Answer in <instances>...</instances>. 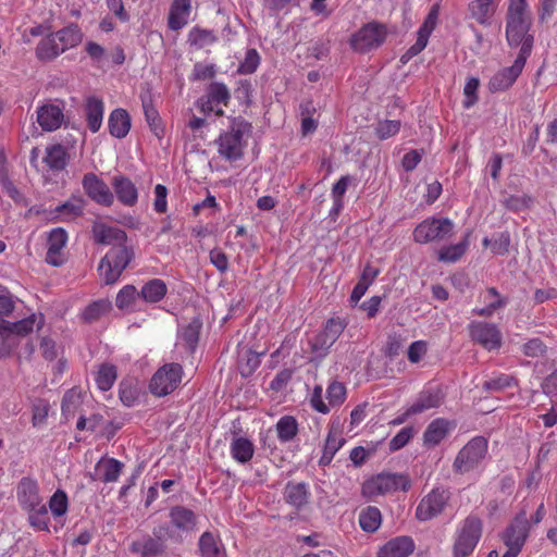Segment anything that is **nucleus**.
<instances>
[{
    "instance_id": "f257e3e1",
    "label": "nucleus",
    "mask_w": 557,
    "mask_h": 557,
    "mask_svg": "<svg viewBox=\"0 0 557 557\" xmlns=\"http://www.w3.org/2000/svg\"><path fill=\"white\" fill-rule=\"evenodd\" d=\"M532 18L528 11L527 0H509L506 14V39L510 47L520 46L519 53L525 50L530 57L534 38L530 34Z\"/></svg>"
},
{
    "instance_id": "f03ea898",
    "label": "nucleus",
    "mask_w": 557,
    "mask_h": 557,
    "mask_svg": "<svg viewBox=\"0 0 557 557\" xmlns=\"http://www.w3.org/2000/svg\"><path fill=\"white\" fill-rule=\"evenodd\" d=\"M16 498L23 510L27 512V521L37 531L50 532L48 508L40 495L36 480L23 478L16 487Z\"/></svg>"
},
{
    "instance_id": "7ed1b4c3",
    "label": "nucleus",
    "mask_w": 557,
    "mask_h": 557,
    "mask_svg": "<svg viewBox=\"0 0 557 557\" xmlns=\"http://www.w3.org/2000/svg\"><path fill=\"white\" fill-rule=\"evenodd\" d=\"M488 443L483 436L470 440L457 454L453 469L458 474H481L487 456Z\"/></svg>"
},
{
    "instance_id": "20e7f679",
    "label": "nucleus",
    "mask_w": 557,
    "mask_h": 557,
    "mask_svg": "<svg viewBox=\"0 0 557 557\" xmlns=\"http://www.w3.org/2000/svg\"><path fill=\"white\" fill-rule=\"evenodd\" d=\"M410 485L411 481L405 473L382 472L366 480L361 493L364 497L374 499L400 491L406 492Z\"/></svg>"
},
{
    "instance_id": "39448f33",
    "label": "nucleus",
    "mask_w": 557,
    "mask_h": 557,
    "mask_svg": "<svg viewBox=\"0 0 557 557\" xmlns=\"http://www.w3.org/2000/svg\"><path fill=\"white\" fill-rule=\"evenodd\" d=\"M250 125L244 121H233L230 128L215 140L219 154L227 161H236L244 154L247 145L246 136Z\"/></svg>"
},
{
    "instance_id": "423d86ee",
    "label": "nucleus",
    "mask_w": 557,
    "mask_h": 557,
    "mask_svg": "<svg viewBox=\"0 0 557 557\" xmlns=\"http://www.w3.org/2000/svg\"><path fill=\"white\" fill-rule=\"evenodd\" d=\"M348 391L345 383L333 379L325 388V400L323 398V387L317 384L308 396L311 408L322 414H327L332 409H337L345 404Z\"/></svg>"
},
{
    "instance_id": "0eeeda50",
    "label": "nucleus",
    "mask_w": 557,
    "mask_h": 557,
    "mask_svg": "<svg viewBox=\"0 0 557 557\" xmlns=\"http://www.w3.org/2000/svg\"><path fill=\"white\" fill-rule=\"evenodd\" d=\"M482 536V522L478 517L469 516L456 529L453 545L454 557H468L475 549Z\"/></svg>"
},
{
    "instance_id": "6e6552de",
    "label": "nucleus",
    "mask_w": 557,
    "mask_h": 557,
    "mask_svg": "<svg viewBox=\"0 0 557 557\" xmlns=\"http://www.w3.org/2000/svg\"><path fill=\"white\" fill-rule=\"evenodd\" d=\"M45 320L42 314H32L30 317L17 322L0 321V337L10 342L9 348L0 346V357L9 356L17 346V336H25L34 329H40Z\"/></svg>"
},
{
    "instance_id": "1a4fd4ad",
    "label": "nucleus",
    "mask_w": 557,
    "mask_h": 557,
    "mask_svg": "<svg viewBox=\"0 0 557 557\" xmlns=\"http://www.w3.org/2000/svg\"><path fill=\"white\" fill-rule=\"evenodd\" d=\"M454 226L448 218H428L413 230V240L419 244L444 240L453 235Z\"/></svg>"
},
{
    "instance_id": "9d476101",
    "label": "nucleus",
    "mask_w": 557,
    "mask_h": 557,
    "mask_svg": "<svg viewBox=\"0 0 557 557\" xmlns=\"http://www.w3.org/2000/svg\"><path fill=\"white\" fill-rule=\"evenodd\" d=\"M133 252L126 245L112 247L102 258L99 272L107 284L115 283L128 265Z\"/></svg>"
},
{
    "instance_id": "9b49d317",
    "label": "nucleus",
    "mask_w": 557,
    "mask_h": 557,
    "mask_svg": "<svg viewBox=\"0 0 557 557\" xmlns=\"http://www.w3.org/2000/svg\"><path fill=\"white\" fill-rule=\"evenodd\" d=\"M183 379V368L178 363H165L152 375L149 389L158 397L166 396L174 392Z\"/></svg>"
},
{
    "instance_id": "f8f14e48",
    "label": "nucleus",
    "mask_w": 557,
    "mask_h": 557,
    "mask_svg": "<svg viewBox=\"0 0 557 557\" xmlns=\"http://www.w3.org/2000/svg\"><path fill=\"white\" fill-rule=\"evenodd\" d=\"M231 94L225 84L211 83L205 96L200 97L196 107L205 114L214 113L218 116L224 114L223 108L230 102Z\"/></svg>"
},
{
    "instance_id": "ddd939ff",
    "label": "nucleus",
    "mask_w": 557,
    "mask_h": 557,
    "mask_svg": "<svg viewBox=\"0 0 557 557\" xmlns=\"http://www.w3.org/2000/svg\"><path fill=\"white\" fill-rule=\"evenodd\" d=\"M153 535L154 537L145 536L134 541L131 545V552L141 557H157L165 550L164 540L175 537L171 529L163 525L154 529Z\"/></svg>"
},
{
    "instance_id": "4468645a",
    "label": "nucleus",
    "mask_w": 557,
    "mask_h": 557,
    "mask_svg": "<svg viewBox=\"0 0 557 557\" xmlns=\"http://www.w3.org/2000/svg\"><path fill=\"white\" fill-rule=\"evenodd\" d=\"M471 339L480 344L486 350L499 349L503 343L502 332L494 323L473 321L469 324Z\"/></svg>"
},
{
    "instance_id": "2eb2a0df",
    "label": "nucleus",
    "mask_w": 557,
    "mask_h": 557,
    "mask_svg": "<svg viewBox=\"0 0 557 557\" xmlns=\"http://www.w3.org/2000/svg\"><path fill=\"white\" fill-rule=\"evenodd\" d=\"M386 37V29L377 23H369L361 27L351 38V47L358 52L377 48Z\"/></svg>"
},
{
    "instance_id": "dca6fc26",
    "label": "nucleus",
    "mask_w": 557,
    "mask_h": 557,
    "mask_svg": "<svg viewBox=\"0 0 557 557\" xmlns=\"http://www.w3.org/2000/svg\"><path fill=\"white\" fill-rule=\"evenodd\" d=\"M65 102L54 99L48 100L38 106L37 123L46 132H53L60 128L64 122Z\"/></svg>"
},
{
    "instance_id": "f3484780",
    "label": "nucleus",
    "mask_w": 557,
    "mask_h": 557,
    "mask_svg": "<svg viewBox=\"0 0 557 557\" xmlns=\"http://www.w3.org/2000/svg\"><path fill=\"white\" fill-rule=\"evenodd\" d=\"M525 50L522 53H518L512 65L504 67L495 73L488 82V89L491 92L504 91L510 88L517 78L522 73L527 60Z\"/></svg>"
},
{
    "instance_id": "a211bd4d",
    "label": "nucleus",
    "mask_w": 557,
    "mask_h": 557,
    "mask_svg": "<svg viewBox=\"0 0 557 557\" xmlns=\"http://www.w3.org/2000/svg\"><path fill=\"white\" fill-rule=\"evenodd\" d=\"M449 499V492L445 488H433L419 503L416 517L420 521H428L440 515Z\"/></svg>"
},
{
    "instance_id": "6ab92c4d",
    "label": "nucleus",
    "mask_w": 557,
    "mask_h": 557,
    "mask_svg": "<svg viewBox=\"0 0 557 557\" xmlns=\"http://www.w3.org/2000/svg\"><path fill=\"white\" fill-rule=\"evenodd\" d=\"M344 329L345 325L339 319H330L324 329L310 341L312 351L319 357L324 356Z\"/></svg>"
},
{
    "instance_id": "aec40b11",
    "label": "nucleus",
    "mask_w": 557,
    "mask_h": 557,
    "mask_svg": "<svg viewBox=\"0 0 557 557\" xmlns=\"http://www.w3.org/2000/svg\"><path fill=\"white\" fill-rule=\"evenodd\" d=\"M82 184L86 195L95 202L106 207L113 203L114 197L109 186L96 174H85Z\"/></svg>"
},
{
    "instance_id": "412c9836",
    "label": "nucleus",
    "mask_w": 557,
    "mask_h": 557,
    "mask_svg": "<svg viewBox=\"0 0 557 557\" xmlns=\"http://www.w3.org/2000/svg\"><path fill=\"white\" fill-rule=\"evenodd\" d=\"M67 233L62 227H55L50 231L47 243L46 261L53 265L60 267L65 262L64 249L67 244Z\"/></svg>"
},
{
    "instance_id": "4be33fe9",
    "label": "nucleus",
    "mask_w": 557,
    "mask_h": 557,
    "mask_svg": "<svg viewBox=\"0 0 557 557\" xmlns=\"http://www.w3.org/2000/svg\"><path fill=\"white\" fill-rule=\"evenodd\" d=\"M170 523L168 525L174 533V540H181L183 533L193 532L196 529L197 517L195 512L183 506L173 507L169 513Z\"/></svg>"
},
{
    "instance_id": "5701e85b",
    "label": "nucleus",
    "mask_w": 557,
    "mask_h": 557,
    "mask_svg": "<svg viewBox=\"0 0 557 557\" xmlns=\"http://www.w3.org/2000/svg\"><path fill=\"white\" fill-rule=\"evenodd\" d=\"M438 17V7L434 5L425 17L422 26L418 30V37L414 45H412L407 52L403 55V60H408L420 53L428 45L429 37L434 30Z\"/></svg>"
},
{
    "instance_id": "b1692460",
    "label": "nucleus",
    "mask_w": 557,
    "mask_h": 557,
    "mask_svg": "<svg viewBox=\"0 0 557 557\" xmlns=\"http://www.w3.org/2000/svg\"><path fill=\"white\" fill-rule=\"evenodd\" d=\"M529 534V522L524 515L516 517L503 534V541L507 547L521 549Z\"/></svg>"
},
{
    "instance_id": "393cba45",
    "label": "nucleus",
    "mask_w": 557,
    "mask_h": 557,
    "mask_svg": "<svg viewBox=\"0 0 557 557\" xmlns=\"http://www.w3.org/2000/svg\"><path fill=\"white\" fill-rule=\"evenodd\" d=\"M191 0H173L168 16V27L171 30H180L184 28L191 14Z\"/></svg>"
},
{
    "instance_id": "a878e982",
    "label": "nucleus",
    "mask_w": 557,
    "mask_h": 557,
    "mask_svg": "<svg viewBox=\"0 0 557 557\" xmlns=\"http://www.w3.org/2000/svg\"><path fill=\"white\" fill-rule=\"evenodd\" d=\"M92 234L97 243L111 245L112 247L125 245L127 239L126 233L123 230L103 223H95Z\"/></svg>"
},
{
    "instance_id": "bb28decb",
    "label": "nucleus",
    "mask_w": 557,
    "mask_h": 557,
    "mask_svg": "<svg viewBox=\"0 0 557 557\" xmlns=\"http://www.w3.org/2000/svg\"><path fill=\"white\" fill-rule=\"evenodd\" d=\"M442 400L443 396L437 388H424L409 406V413L419 414L426 410L437 408L442 404Z\"/></svg>"
},
{
    "instance_id": "cd10ccee",
    "label": "nucleus",
    "mask_w": 557,
    "mask_h": 557,
    "mask_svg": "<svg viewBox=\"0 0 557 557\" xmlns=\"http://www.w3.org/2000/svg\"><path fill=\"white\" fill-rule=\"evenodd\" d=\"M454 428L455 423L444 418H437L433 420L424 431V445L429 447L438 445Z\"/></svg>"
},
{
    "instance_id": "c85d7f7f",
    "label": "nucleus",
    "mask_w": 557,
    "mask_h": 557,
    "mask_svg": "<svg viewBox=\"0 0 557 557\" xmlns=\"http://www.w3.org/2000/svg\"><path fill=\"white\" fill-rule=\"evenodd\" d=\"M113 189L120 202L132 207L137 202L138 191L134 183L125 176H115L112 181Z\"/></svg>"
},
{
    "instance_id": "c756f323",
    "label": "nucleus",
    "mask_w": 557,
    "mask_h": 557,
    "mask_svg": "<svg viewBox=\"0 0 557 557\" xmlns=\"http://www.w3.org/2000/svg\"><path fill=\"white\" fill-rule=\"evenodd\" d=\"M230 453L236 462L244 465L252 459L255 445L248 437L236 436L230 444Z\"/></svg>"
},
{
    "instance_id": "7c9ffc66",
    "label": "nucleus",
    "mask_w": 557,
    "mask_h": 557,
    "mask_svg": "<svg viewBox=\"0 0 557 557\" xmlns=\"http://www.w3.org/2000/svg\"><path fill=\"white\" fill-rule=\"evenodd\" d=\"M124 465L115 458H101L96 465V473L104 483H112L119 480Z\"/></svg>"
},
{
    "instance_id": "2f4dec72",
    "label": "nucleus",
    "mask_w": 557,
    "mask_h": 557,
    "mask_svg": "<svg viewBox=\"0 0 557 557\" xmlns=\"http://www.w3.org/2000/svg\"><path fill=\"white\" fill-rule=\"evenodd\" d=\"M48 512L60 527L65 524V516L69 511V497L63 490H57L48 500Z\"/></svg>"
},
{
    "instance_id": "473e14b6",
    "label": "nucleus",
    "mask_w": 557,
    "mask_h": 557,
    "mask_svg": "<svg viewBox=\"0 0 557 557\" xmlns=\"http://www.w3.org/2000/svg\"><path fill=\"white\" fill-rule=\"evenodd\" d=\"M85 111L88 128L92 133H97L102 125L104 112L103 101L94 96L87 98Z\"/></svg>"
},
{
    "instance_id": "72a5a7b5",
    "label": "nucleus",
    "mask_w": 557,
    "mask_h": 557,
    "mask_svg": "<svg viewBox=\"0 0 557 557\" xmlns=\"http://www.w3.org/2000/svg\"><path fill=\"white\" fill-rule=\"evenodd\" d=\"M414 550V543L408 536H398L388 541L382 548L387 557H408Z\"/></svg>"
},
{
    "instance_id": "f704fd0d",
    "label": "nucleus",
    "mask_w": 557,
    "mask_h": 557,
    "mask_svg": "<svg viewBox=\"0 0 557 557\" xmlns=\"http://www.w3.org/2000/svg\"><path fill=\"white\" fill-rule=\"evenodd\" d=\"M52 35L57 39L59 47L62 49V53L78 46L83 40V33L75 24H71L55 33H52Z\"/></svg>"
},
{
    "instance_id": "c9c22d12",
    "label": "nucleus",
    "mask_w": 557,
    "mask_h": 557,
    "mask_svg": "<svg viewBox=\"0 0 557 557\" xmlns=\"http://www.w3.org/2000/svg\"><path fill=\"white\" fill-rule=\"evenodd\" d=\"M108 126L110 134L115 138H124L131 128V119L123 109H115L111 112Z\"/></svg>"
},
{
    "instance_id": "e433bc0d",
    "label": "nucleus",
    "mask_w": 557,
    "mask_h": 557,
    "mask_svg": "<svg viewBox=\"0 0 557 557\" xmlns=\"http://www.w3.org/2000/svg\"><path fill=\"white\" fill-rule=\"evenodd\" d=\"M85 201L81 197H72L64 203L59 205L54 212L58 221L70 222L81 216L84 212Z\"/></svg>"
},
{
    "instance_id": "4c0bfd02",
    "label": "nucleus",
    "mask_w": 557,
    "mask_h": 557,
    "mask_svg": "<svg viewBox=\"0 0 557 557\" xmlns=\"http://www.w3.org/2000/svg\"><path fill=\"white\" fill-rule=\"evenodd\" d=\"M344 444L345 440L342 436L341 430L332 425L329 430L320 463H330L335 454L343 447Z\"/></svg>"
},
{
    "instance_id": "58836bf2",
    "label": "nucleus",
    "mask_w": 557,
    "mask_h": 557,
    "mask_svg": "<svg viewBox=\"0 0 557 557\" xmlns=\"http://www.w3.org/2000/svg\"><path fill=\"white\" fill-rule=\"evenodd\" d=\"M201 557H226L225 548L220 539L210 532H205L199 539Z\"/></svg>"
},
{
    "instance_id": "ea45409f",
    "label": "nucleus",
    "mask_w": 557,
    "mask_h": 557,
    "mask_svg": "<svg viewBox=\"0 0 557 557\" xmlns=\"http://www.w3.org/2000/svg\"><path fill=\"white\" fill-rule=\"evenodd\" d=\"M470 15L479 24L488 26L495 13L496 4L483 0H473L468 5Z\"/></svg>"
},
{
    "instance_id": "a19ab883",
    "label": "nucleus",
    "mask_w": 557,
    "mask_h": 557,
    "mask_svg": "<svg viewBox=\"0 0 557 557\" xmlns=\"http://www.w3.org/2000/svg\"><path fill=\"white\" fill-rule=\"evenodd\" d=\"M35 53L40 61H51L62 54V49L51 33L38 42Z\"/></svg>"
},
{
    "instance_id": "79ce46f5",
    "label": "nucleus",
    "mask_w": 557,
    "mask_h": 557,
    "mask_svg": "<svg viewBox=\"0 0 557 557\" xmlns=\"http://www.w3.org/2000/svg\"><path fill=\"white\" fill-rule=\"evenodd\" d=\"M469 247V234L465 236V238L454 245L444 246L438 250L437 259L438 261L446 263H454L458 261L467 251Z\"/></svg>"
},
{
    "instance_id": "37998d69",
    "label": "nucleus",
    "mask_w": 557,
    "mask_h": 557,
    "mask_svg": "<svg viewBox=\"0 0 557 557\" xmlns=\"http://www.w3.org/2000/svg\"><path fill=\"white\" fill-rule=\"evenodd\" d=\"M166 292V284L160 278H153L141 287L139 295L147 302H158L164 298Z\"/></svg>"
},
{
    "instance_id": "c03bdc74",
    "label": "nucleus",
    "mask_w": 557,
    "mask_h": 557,
    "mask_svg": "<svg viewBox=\"0 0 557 557\" xmlns=\"http://www.w3.org/2000/svg\"><path fill=\"white\" fill-rule=\"evenodd\" d=\"M284 496L288 504L299 508L308 502V486L305 483H288L285 487Z\"/></svg>"
},
{
    "instance_id": "a18cd8bd",
    "label": "nucleus",
    "mask_w": 557,
    "mask_h": 557,
    "mask_svg": "<svg viewBox=\"0 0 557 557\" xmlns=\"http://www.w3.org/2000/svg\"><path fill=\"white\" fill-rule=\"evenodd\" d=\"M44 161L52 171H61L67 164L66 149L61 145H53L48 147Z\"/></svg>"
},
{
    "instance_id": "49530a36",
    "label": "nucleus",
    "mask_w": 557,
    "mask_h": 557,
    "mask_svg": "<svg viewBox=\"0 0 557 557\" xmlns=\"http://www.w3.org/2000/svg\"><path fill=\"white\" fill-rule=\"evenodd\" d=\"M277 438L282 443L290 442L298 433V422L293 416H283L275 424Z\"/></svg>"
},
{
    "instance_id": "de8ad7c7",
    "label": "nucleus",
    "mask_w": 557,
    "mask_h": 557,
    "mask_svg": "<svg viewBox=\"0 0 557 557\" xmlns=\"http://www.w3.org/2000/svg\"><path fill=\"white\" fill-rule=\"evenodd\" d=\"M116 377L117 371L115 366L103 363L99 367L95 380L98 388L102 392H107L113 386Z\"/></svg>"
},
{
    "instance_id": "09e8293b",
    "label": "nucleus",
    "mask_w": 557,
    "mask_h": 557,
    "mask_svg": "<svg viewBox=\"0 0 557 557\" xmlns=\"http://www.w3.org/2000/svg\"><path fill=\"white\" fill-rule=\"evenodd\" d=\"M82 406V392L78 388L67 391L62 400V414L65 419L73 418Z\"/></svg>"
},
{
    "instance_id": "8fccbe9b",
    "label": "nucleus",
    "mask_w": 557,
    "mask_h": 557,
    "mask_svg": "<svg viewBox=\"0 0 557 557\" xmlns=\"http://www.w3.org/2000/svg\"><path fill=\"white\" fill-rule=\"evenodd\" d=\"M382 522L381 511L376 507L369 506L359 515L360 528L366 532L376 531Z\"/></svg>"
},
{
    "instance_id": "3c124183",
    "label": "nucleus",
    "mask_w": 557,
    "mask_h": 557,
    "mask_svg": "<svg viewBox=\"0 0 557 557\" xmlns=\"http://www.w3.org/2000/svg\"><path fill=\"white\" fill-rule=\"evenodd\" d=\"M188 41L196 48H205L216 41L214 33L199 26L193 27L188 33Z\"/></svg>"
},
{
    "instance_id": "603ef678",
    "label": "nucleus",
    "mask_w": 557,
    "mask_h": 557,
    "mask_svg": "<svg viewBox=\"0 0 557 557\" xmlns=\"http://www.w3.org/2000/svg\"><path fill=\"white\" fill-rule=\"evenodd\" d=\"M199 329L200 325L196 322L182 327L178 332V344L184 345L187 350L194 351L199 339Z\"/></svg>"
},
{
    "instance_id": "864d4df0",
    "label": "nucleus",
    "mask_w": 557,
    "mask_h": 557,
    "mask_svg": "<svg viewBox=\"0 0 557 557\" xmlns=\"http://www.w3.org/2000/svg\"><path fill=\"white\" fill-rule=\"evenodd\" d=\"M110 309L111 302L107 299H100L87 306L84 309L82 317L86 322H94L108 313Z\"/></svg>"
},
{
    "instance_id": "5fc2aeb1",
    "label": "nucleus",
    "mask_w": 557,
    "mask_h": 557,
    "mask_svg": "<svg viewBox=\"0 0 557 557\" xmlns=\"http://www.w3.org/2000/svg\"><path fill=\"white\" fill-rule=\"evenodd\" d=\"M138 297H140V295L136 287L126 285L117 293L115 302L119 309L131 310Z\"/></svg>"
},
{
    "instance_id": "6e6d98bb",
    "label": "nucleus",
    "mask_w": 557,
    "mask_h": 557,
    "mask_svg": "<svg viewBox=\"0 0 557 557\" xmlns=\"http://www.w3.org/2000/svg\"><path fill=\"white\" fill-rule=\"evenodd\" d=\"M517 385V381L509 374L499 373L483 384L484 389L492 392H499Z\"/></svg>"
},
{
    "instance_id": "4d7b16f0",
    "label": "nucleus",
    "mask_w": 557,
    "mask_h": 557,
    "mask_svg": "<svg viewBox=\"0 0 557 557\" xmlns=\"http://www.w3.org/2000/svg\"><path fill=\"white\" fill-rule=\"evenodd\" d=\"M480 87V81L476 77H469L463 87V107L470 109L478 102V89Z\"/></svg>"
},
{
    "instance_id": "13d9d810",
    "label": "nucleus",
    "mask_w": 557,
    "mask_h": 557,
    "mask_svg": "<svg viewBox=\"0 0 557 557\" xmlns=\"http://www.w3.org/2000/svg\"><path fill=\"white\" fill-rule=\"evenodd\" d=\"M486 296L494 297L496 300L487 304L484 308L474 309L473 312L482 317H491L497 309L505 306L504 299L500 297L496 288L491 287L486 290Z\"/></svg>"
},
{
    "instance_id": "bf43d9fd",
    "label": "nucleus",
    "mask_w": 557,
    "mask_h": 557,
    "mask_svg": "<svg viewBox=\"0 0 557 557\" xmlns=\"http://www.w3.org/2000/svg\"><path fill=\"white\" fill-rule=\"evenodd\" d=\"M401 123L397 120H384L377 123L375 128L376 135L380 139L384 140L398 134Z\"/></svg>"
},
{
    "instance_id": "052dcab7",
    "label": "nucleus",
    "mask_w": 557,
    "mask_h": 557,
    "mask_svg": "<svg viewBox=\"0 0 557 557\" xmlns=\"http://www.w3.org/2000/svg\"><path fill=\"white\" fill-rule=\"evenodd\" d=\"M260 64V57L256 49H249L244 60L240 62L238 71L242 74L253 73Z\"/></svg>"
},
{
    "instance_id": "680f3d73",
    "label": "nucleus",
    "mask_w": 557,
    "mask_h": 557,
    "mask_svg": "<svg viewBox=\"0 0 557 557\" xmlns=\"http://www.w3.org/2000/svg\"><path fill=\"white\" fill-rule=\"evenodd\" d=\"M413 435V429L410 426L403 428L391 441H389V449L392 451L399 450L404 446L408 444L410 438Z\"/></svg>"
},
{
    "instance_id": "e2e57ef3",
    "label": "nucleus",
    "mask_w": 557,
    "mask_h": 557,
    "mask_svg": "<svg viewBox=\"0 0 557 557\" xmlns=\"http://www.w3.org/2000/svg\"><path fill=\"white\" fill-rule=\"evenodd\" d=\"M138 398V393L135 387L127 383L120 384V399L121 401L127 406L132 407L136 404Z\"/></svg>"
},
{
    "instance_id": "0e129e2a",
    "label": "nucleus",
    "mask_w": 557,
    "mask_h": 557,
    "mask_svg": "<svg viewBox=\"0 0 557 557\" xmlns=\"http://www.w3.org/2000/svg\"><path fill=\"white\" fill-rule=\"evenodd\" d=\"M168 189L164 185L158 184L154 187L153 208L158 213H164L168 208L166 202Z\"/></svg>"
},
{
    "instance_id": "69168bd1",
    "label": "nucleus",
    "mask_w": 557,
    "mask_h": 557,
    "mask_svg": "<svg viewBox=\"0 0 557 557\" xmlns=\"http://www.w3.org/2000/svg\"><path fill=\"white\" fill-rule=\"evenodd\" d=\"M523 354L528 357H541L545 352V346L539 338H533L523 345Z\"/></svg>"
},
{
    "instance_id": "338daca9",
    "label": "nucleus",
    "mask_w": 557,
    "mask_h": 557,
    "mask_svg": "<svg viewBox=\"0 0 557 557\" xmlns=\"http://www.w3.org/2000/svg\"><path fill=\"white\" fill-rule=\"evenodd\" d=\"M48 412H49V406L47 403L39 401L36 405H34L33 419H32L33 425L41 426L48 417Z\"/></svg>"
},
{
    "instance_id": "774afa93",
    "label": "nucleus",
    "mask_w": 557,
    "mask_h": 557,
    "mask_svg": "<svg viewBox=\"0 0 557 557\" xmlns=\"http://www.w3.org/2000/svg\"><path fill=\"white\" fill-rule=\"evenodd\" d=\"M426 352V343L423 341L413 342L408 348V359L412 363L419 362Z\"/></svg>"
}]
</instances>
